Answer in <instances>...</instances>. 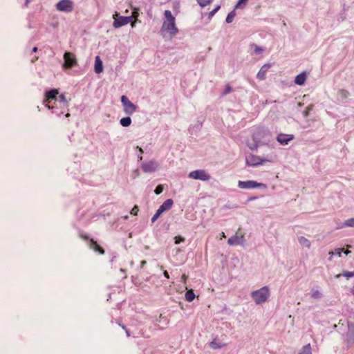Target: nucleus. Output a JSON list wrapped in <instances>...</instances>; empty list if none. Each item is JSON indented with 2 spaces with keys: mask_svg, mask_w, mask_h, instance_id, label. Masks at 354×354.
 Returning <instances> with one entry per match:
<instances>
[{
  "mask_svg": "<svg viewBox=\"0 0 354 354\" xmlns=\"http://www.w3.org/2000/svg\"><path fill=\"white\" fill-rule=\"evenodd\" d=\"M164 16L165 19L160 29L161 34L164 37L169 36L172 37L178 32V29L176 25L175 17L169 10H165Z\"/></svg>",
  "mask_w": 354,
  "mask_h": 354,
  "instance_id": "f257e3e1",
  "label": "nucleus"
},
{
  "mask_svg": "<svg viewBox=\"0 0 354 354\" xmlns=\"http://www.w3.org/2000/svg\"><path fill=\"white\" fill-rule=\"evenodd\" d=\"M270 295L268 287L263 286L259 290H254L251 293V296L256 304L265 303Z\"/></svg>",
  "mask_w": 354,
  "mask_h": 354,
  "instance_id": "f03ea898",
  "label": "nucleus"
},
{
  "mask_svg": "<svg viewBox=\"0 0 354 354\" xmlns=\"http://www.w3.org/2000/svg\"><path fill=\"white\" fill-rule=\"evenodd\" d=\"M138 16V12L134 11L133 12V15L131 17H122L119 16L118 12L113 15L114 21L113 26L115 28H120L122 26L127 25L130 23L132 20L133 17L136 18Z\"/></svg>",
  "mask_w": 354,
  "mask_h": 354,
  "instance_id": "7ed1b4c3",
  "label": "nucleus"
},
{
  "mask_svg": "<svg viewBox=\"0 0 354 354\" xmlns=\"http://www.w3.org/2000/svg\"><path fill=\"white\" fill-rule=\"evenodd\" d=\"M64 62L62 67L65 69H68L74 67L77 64V61L75 55L70 52H66L64 54Z\"/></svg>",
  "mask_w": 354,
  "mask_h": 354,
  "instance_id": "20e7f679",
  "label": "nucleus"
},
{
  "mask_svg": "<svg viewBox=\"0 0 354 354\" xmlns=\"http://www.w3.org/2000/svg\"><path fill=\"white\" fill-rule=\"evenodd\" d=\"M238 187L241 189H253V188H266V185L261 183H257L254 180L241 181L238 182Z\"/></svg>",
  "mask_w": 354,
  "mask_h": 354,
  "instance_id": "39448f33",
  "label": "nucleus"
},
{
  "mask_svg": "<svg viewBox=\"0 0 354 354\" xmlns=\"http://www.w3.org/2000/svg\"><path fill=\"white\" fill-rule=\"evenodd\" d=\"M189 177L193 179L201 180L203 181H207L211 178L210 175L205 170L203 169L191 171L189 174Z\"/></svg>",
  "mask_w": 354,
  "mask_h": 354,
  "instance_id": "423d86ee",
  "label": "nucleus"
},
{
  "mask_svg": "<svg viewBox=\"0 0 354 354\" xmlns=\"http://www.w3.org/2000/svg\"><path fill=\"white\" fill-rule=\"evenodd\" d=\"M121 102L124 106V111L126 114L131 115L136 110V106L133 104L127 96L122 95L121 97Z\"/></svg>",
  "mask_w": 354,
  "mask_h": 354,
  "instance_id": "0eeeda50",
  "label": "nucleus"
},
{
  "mask_svg": "<svg viewBox=\"0 0 354 354\" xmlns=\"http://www.w3.org/2000/svg\"><path fill=\"white\" fill-rule=\"evenodd\" d=\"M56 8L59 11L71 12L73 10V3L71 0H61L56 4Z\"/></svg>",
  "mask_w": 354,
  "mask_h": 354,
  "instance_id": "6e6552de",
  "label": "nucleus"
},
{
  "mask_svg": "<svg viewBox=\"0 0 354 354\" xmlns=\"http://www.w3.org/2000/svg\"><path fill=\"white\" fill-rule=\"evenodd\" d=\"M268 160L263 159L259 156L250 154L246 158V163L247 165L252 167L258 166L263 164L264 162H268Z\"/></svg>",
  "mask_w": 354,
  "mask_h": 354,
  "instance_id": "1a4fd4ad",
  "label": "nucleus"
},
{
  "mask_svg": "<svg viewBox=\"0 0 354 354\" xmlns=\"http://www.w3.org/2000/svg\"><path fill=\"white\" fill-rule=\"evenodd\" d=\"M158 167V165L155 160H150L144 162L141 165V169L145 173L154 172Z\"/></svg>",
  "mask_w": 354,
  "mask_h": 354,
  "instance_id": "9d476101",
  "label": "nucleus"
},
{
  "mask_svg": "<svg viewBox=\"0 0 354 354\" xmlns=\"http://www.w3.org/2000/svg\"><path fill=\"white\" fill-rule=\"evenodd\" d=\"M294 139V136L292 134L279 133L277 137V140L282 145H286L288 142Z\"/></svg>",
  "mask_w": 354,
  "mask_h": 354,
  "instance_id": "9b49d317",
  "label": "nucleus"
},
{
  "mask_svg": "<svg viewBox=\"0 0 354 354\" xmlns=\"http://www.w3.org/2000/svg\"><path fill=\"white\" fill-rule=\"evenodd\" d=\"M270 64H266L260 68L259 71L257 75V77L259 80H264L266 79V73L270 68Z\"/></svg>",
  "mask_w": 354,
  "mask_h": 354,
  "instance_id": "f8f14e48",
  "label": "nucleus"
},
{
  "mask_svg": "<svg viewBox=\"0 0 354 354\" xmlns=\"http://www.w3.org/2000/svg\"><path fill=\"white\" fill-rule=\"evenodd\" d=\"M88 245L90 248H91L95 252H99L100 254H104L105 252L104 250L100 245H98L97 242L95 241L93 239H89Z\"/></svg>",
  "mask_w": 354,
  "mask_h": 354,
  "instance_id": "ddd939ff",
  "label": "nucleus"
},
{
  "mask_svg": "<svg viewBox=\"0 0 354 354\" xmlns=\"http://www.w3.org/2000/svg\"><path fill=\"white\" fill-rule=\"evenodd\" d=\"M243 235L239 236V235L236 234L234 236H232V237H230L228 239L227 243L230 245H236L241 244L243 242Z\"/></svg>",
  "mask_w": 354,
  "mask_h": 354,
  "instance_id": "4468645a",
  "label": "nucleus"
},
{
  "mask_svg": "<svg viewBox=\"0 0 354 354\" xmlns=\"http://www.w3.org/2000/svg\"><path fill=\"white\" fill-rule=\"evenodd\" d=\"M346 345L348 347L354 344V328H348V330L346 333Z\"/></svg>",
  "mask_w": 354,
  "mask_h": 354,
  "instance_id": "2eb2a0df",
  "label": "nucleus"
},
{
  "mask_svg": "<svg viewBox=\"0 0 354 354\" xmlns=\"http://www.w3.org/2000/svg\"><path fill=\"white\" fill-rule=\"evenodd\" d=\"M58 90L55 88L47 91L46 93L45 102L49 104L52 100H55L56 98V96L58 95Z\"/></svg>",
  "mask_w": 354,
  "mask_h": 354,
  "instance_id": "dca6fc26",
  "label": "nucleus"
},
{
  "mask_svg": "<svg viewBox=\"0 0 354 354\" xmlns=\"http://www.w3.org/2000/svg\"><path fill=\"white\" fill-rule=\"evenodd\" d=\"M94 68H95V72L96 73H100L102 72L103 71V64H102V60L100 59V57L99 56H97L95 57V66H94Z\"/></svg>",
  "mask_w": 354,
  "mask_h": 354,
  "instance_id": "f3484780",
  "label": "nucleus"
},
{
  "mask_svg": "<svg viewBox=\"0 0 354 354\" xmlns=\"http://www.w3.org/2000/svg\"><path fill=\"white\" fill-rule=\"evenodd\" d=\"M174 204V201L172 199H167L160 206V207L164 210V212L170 209Z\"/></svg>",
  "mask_w": 354,
  "mask_h": 354,
  "instance_id": "a211bd4d",
  "label": "nucleus"
},
{
  "mask_svg": "<svg viewBox=\"0 0 354 354\" xmlns=\"http://www.w3.org/2000/svg\"><path fill=\"white\" fill-rule=\"evenodd\" d=\"M306 73H302L298 75L295 77V84H297L298 85H303L304 84V82H306Z\"/></svg>",
  "mask_w": 354,
  "mask_h": 354,
  "instance_id": "6ab92c4d",
  "label": "nucleus"
},
{
  "mask_svg": "<svg viewBox=\"0 0 354 354\" xmlns=\"http://www.w3.org/2000/svg\"><path fill=\"white\" fill-rule=\"evenodd\" d=\"M298 241L302 246L306 247L307 248H310V245H311L310 241L308 239L305 238L304 236H300L298 239Z\"/></svg>",
  "mask_w": 354,
  "mask_h": 354,
  "instance_id": "aec40b11",
  "label": "nucleus"
},
{
  "mask_svg": "<svg viewBox=\"0 0 354 354\" xmlns=\"http://www.w3.org/2000/svg\"><path fill=\"white\" fill-rule=\"evenodd\" d=\"M185 299L186 301L191 302L195 298V294L192 289L188 290L185 293Z\"/></svg>",
  "mask_w": 354,
  "mask_h": 354,
  "instance_id": "412c9836",
  "label": "nucleus"
},
{
  "mask_svg": "<svg viewBox=\"0 0 354 354\" xmlns=\"http://www.w3.org/2000/svg\"><path fill=\"white\" fill-rule=\"evenodd\" d=\"M120 124L122 127H129L131 123V119L129 117L122 118L120 121Z\"/></svg>",
  "mask_w": 354,
  "mask_h": 354,
  "instance_id": "4be33fe9",
  "label": "nucleus"
},
{
  "mask_svg": "<svg viewBox=\"0 0 354 354\" xmlns=\"http://www.w3.org/2000/svg\"><path fill=\"white\" fill-rule=\"evenodd\" d=\"M341 276L345 277L347 279L354 277V270L353 272L344 271L342 274H337L335 278H339Z\"/></svg>",
  "mask_w": 354,
  "mask_h": 354,
  "instance_id": "5701e85b",
  "label": "nucleus"
},
{
  "mask_svg": "<svg viewBox=\"0 0 354 354\" xmlns=\"http://www.w3.org/2000/svg\"><path fill=\"white\" fill-rule=\"evenodd\" d=\"M310 296L313 299H319L322 297V294L318 290H312L310 292Z\"/></svg>",
  "mask_w": 354,
  "mask_h": 354,
  "instance_id": "b1692460",
  "label": "nucleus"
},
{
  "mask_svg": "<svg viewBox=\"0 0 354 354\" xmlns=\"http://www.w3.org/2000/svg\"><path fill=\"white\" fill-rule=\"evenodd\" d=\"M235 16H236V13H235V12H234V11H232V12H230L227 15V17H226V19H225L226 22H227V24H230V23L232 22V21L234 20V18L235 17Z\"/></svg>",
  "mask_w": 354,
  "mask_h": 354,
  "instance_id": "393cba45",
  "label": "nucleus"
},
{
  "mask_svg": "<svg viewBox=\"0 0 354 354\" xmlns=\"http://www.w3.org/2000/svg\"><path fill=\"white\" fill-rule=\"evenodd\" d=\"M300 354H312L310 344H308L303 347L302 352Z\"/></svg>",
  "mask_w": 354,
  "mask_h": 354,
  "instance_id": "a878e982",
  "label": "nucleus"
},
{
  "mask_svg": "<svg viewBox=\"0 0 354 354\" xmlns=\"http://www.w3.org/2000/svg\"><path fill=\"white\" fill-rule=\"evenodd\" d=\"M251 46L253 48L254 53L257 55L260 54L263 51V49L261 47L258 46L254 44H252Z\"/></svg>",
  "mask_w": 354,
  "mask_h": 354,
  "instance_id": "bb28decb",
  "label": "nucleus"
},
{
  "mask_svg": "<svg viewBox=\"0 0 354 354\" xmlns=\"http://www.w3.org/2000/svg\"><path fill=\"white\" fill-rule=\"evenodd\" d=\"M223 346H225V344H217L216 341L215 339H214L211 343H210V346L211 348H214V349H218V348H222Z\"/></svg>",
  "mask_w": 354,
  "mask_h": 354,
  "instance_id": "cd10ccee",
  "label": "nucleus"
},
{
  "mask_svg": "<svg viewBox=\"0 0 354 354\" xmlns=\"http://www.w3.org/2000/svg\"><path fill=\"white\" fill-rule=\"evenodd\" d=\"M201 7H205L211 3L212 0H196Z\"/></svg>",
  "mask_w": 354,
  "mask_h": 354,
  "instance_id": "c85d7f7f",
  "label": "nucleus"
},
{
  "mask_svg": "<svg viewBox=\"0 0 354 354\" xmlns=\"http://www.w3.org/2000/svg\"><path fill=\"white\" fill-rule=\"evenodd\" d=\"M162 191H163V185H159L156 187L154 192L156 194L158 195V194H161L162 192Z\"/></svg>",
  "mask_w": 354,
  "mask_h": 354,
  "instance_id": "c756f323",
  "label": "nucleus"
},
{
  "mask_svg": "<svg viewBox=\"0 0 354 354\" xmlns=\"http://www.w3.org/2000/svg\"><path fill=\"white\" fill-rule=\"evenodd\" d=\"M345 225L349 227H354V218H349L345 221Z\"/></svg>",
  "mask_w": 354,
  "mask_h": 354,
  "instance_id": "7c9ffc66",
  "label": "nucleus"
},
{
  "mask_svg": "<svg viewBox=\"0 0 354 354\" xmlns=\"http://www.w3.org/2000/svg\"><path fill=\"white\" fill-rule=\"evenodd\" d=\"M174 239H175V243L176 244H179L180 243L185 241V239L183 237H182V236H175Z\"/></svg>",
  "mask_w": 354,
  "mask_h": 354,
  "instance_id": "2f4dec72",
  "label": "nucleus"
},
{
  "mask_svg": "<svg viewBox=\"0 0 354 354\" xmlns=\"http://www.w3.org/2000/svg\"><path fill=\"white\" fill-rule=\"evenodd\" d=\"M219 9H220V6H217L213 10H212L209 13V17H213Z\"/></svg>",
  "mask_w": 354,
  "mask_h": 354,
  "instance_id": "473e14b6",
  "label": "nucleus"
},
{
  "mask_svg": "<svg viewBox=\"0 0 354 354\" xmlns=\"http://www.w3.org/2000/svg\"><path fill=\"white\" fill-rule=\"evenodd\" d=\"M138 211H139L138 207L137 205H135V206L132 208V209L131 210V214L132 215L136 216V215H137V214H138Z\"/></svg>",
  "mask_w": 354,
  "mask_h": 354,
  "instance_id": "72a5a7b5",
  "label": "nucleus"
},
{
  "mask_svg": "<svg viewBox=\"0 0 354 354\" xmlns=\"http://www.w3.org/2000/svg\"><path fill=\"white\" fill-rule=\"evenodd\" d=\"M247 1H248V0H239V1L237 2V3L235 6V8H239L242 3L245 4L247 3Z\"/></svg>",
  "mask_w": 354,
  "mask_h": 354,
  "instance_id": "f704fd0d",
  "label": "nucleus"
},
{
  "mask_svg": "<svg viewBox=\"0 0 354 354\" xmlns=\"http://www.w3.org/2000/svg\"><path fill=\"white\" fill-rule=\"evenodd\" d=\"M59 98H60L61 101L63 102V103L64 104H67L68 101L64 95L62 94L61 95H59Z\"/></svg>",
  "mask_w": 354,
  "mask_h": 354,
  "instance_id": "c9c22d12",
  "label": "nucleus"
},
{
  "mask_svg": "<svg viewBox=\"0 0 354 354\" xmlns=\"http://www.w3.org/2000/svg\"><path fill=\"white\" fill-rule=\"evenodd\" d=\"M231 91H232V88L229 85H227L226 86L225 90L223 92V95H226L227 93L231 92Z\"/></svg>",
  "mask_w": 354,
  "mask_h": 354,
  "instance_id": "e433bc0d",
  "label": "nucleus"
},
{
  "mask_svg": "<svg viewBox=\"0 0 354 354\" xmlns=\"http://www.w3.org/2000/svg\"><path fill=\"white\" fill-rule=\"evenodd\" d=\"M80 238H82V239L85 240V241H89V238L87 235L86 234H80Z\"/></svg>",
  "mask_w": 354,
  "mask_h": 354,
  "instance_id": "4c0bfd02",
  "label": "nucleus"
},
{
  "mask_svg": "<svg viewBox=\"0 0 354 354\" xmlns=\"http://www.w3.org/2000/svg\"><path fill=\"white\" fill-rule=\"evenodd\" d=\"M163 212H164V210L162 209H161L160 207H159L158 209L156 211V214H157L158 216H160V214Z\"/></svg>",
  "mask_w": 354,
  "mask_h": 354,
  "instance_id": "58836bf2",
  "label": "nucleus"
},
{
  "mask_svg": "<svg viewBox=\"0 0 354 354\" xmlns=\"http://www.w3.org/2000/svg\"><path fill=\"white\" fill-rule=\"evenodd\" d=\"M163 212H164V210L162 209H161L160 207H159L158 209L156 211V214H157L158 216H160V214Z\"/></svg>",
  "mask_w": 354,
  "mask_h": 354,
  "instance_id": "ea45409f",
  "label": "nucleus"
},
{
  "mask_svg": "<svg viewBox=\"0 0 354 354\" xmlns=\"http://www.w3.org/2000/svg\"><path fill=\"white\" fill-rule=\"evenodd\" d=\"M310 110V108L309 106H308L306 110L304 111V115L305 116H308V113H309V111Z\"/></svg>",
  "mask_w": 354,
  "mask_h": 354,
  "instance_id": "a19ab883",
  "label": "nucleus"
},
{
  "mask_svg": "<svg viewBox=\"0 0 354 354\" xmlns=\"http://www.w3.org/2000/svg\"><path fill=\"white\" fill-rule=\"evenodd\" d=\"M158 217H159V216H158L157 214H155L153 216V217L151 218V222L154 223L158 219Z\"/></svg>",
  "mask_w": 354,
  "mask_h": 354,
  "instance_id": "79ce46f5",
  "label": "nucleus"
},
{
  "mask_svg": "<svg viewBox=\"0 0 354 354\" xmlns=\"http://www.w3.org/2000/svg\"><path fill=\"white\" fill-rule=\"evenodd\" d=\"M122 328L126 331L127 337H129L130 336V333H129V331L127 329L126 326H122Z\"/></svg>",
  "mask_w": 354,
  "mask_h": 354,
  "instance_id": "37998d69",
  "label": "nucleus"
},
{
  "mask_svg": "<svg viewBox=\"0 0 354 354\" xmlns=\"http://www.w3.org/2000/svg\"><path fill=\"white\" fill-rule=\"evenodd\" d=\"M163 274H164V276H165L166 278H167V279H169V273H168V272H167V270H165V271L163 272Z\"/></svg>",
  "mask_w": 354,
  "mask_h": 354,
  "instance_id": "c03bdc74",
  "label": "nucleus"
},
{
  "mask_svg": "<svg viewBox=\"0 0 354 354\" xmlns=\"http://www.w3.org/2000/svg\"><path fill=\"white\" fill-rule=\"evenodd\" d=\"M187 278V277L185 274L182 275V281H183V282H185V281H186Z\"/></svg>",
  "mask_w": 354,
  "mask_h": 354,
  "instance_id": "a18cd8bd",
  "label": "nucleus"
},
{
  "mask_svg": "<svg viewBox=\"0 0 354 354\" xmlns=\"http://www.w3.org/2000/svg\"><path fill=\"white\" fill-rule=\"evenodd\" d=\"M342 250L343 249H338L337 250L336 253L340 257Z\"/></svg>",
  "mask_w": 354,
  "mask_h": 354,
  "instance_id": "49530a36",
  "label": "nucleus"
},
{
  "mask_svg": "<svg viewBox=\"0 0 354 354\" xmlns=\"http://www.w3.org/2000/svg\"><path fill=\"white\" fill-rule=\"evenodd\" d=\"M146 263H147V261H146L145 260L142 261L140 262L141 268H143V266H144L145 265H146Z\"/></svg>",
  "mask_w": 354,
  "mask_h": 354,
  "instance_id": "de8ad7c7",
  "label": "nucleus"
},
{
  "mask_svg": "<svg viewBox=\"0 0 354 354\" xmlns=\"http://www.w3.org/2000/svg\"><path fill=\"white\" fill-rule=\"evenodd\" d=\"M37 50H38L37 47H34V48H32V52L35 53V52H37Z\"/></svg>",
  "mask_w": 354,
  "mask_h": 354,
  "instance_id": "09e8293b",
  "label": "nucleus"
},
{
  "mask_svg": "<svg viewBox=\"0 0 354 354\" xmlns=\"http://www.w3.org/2000/svg\"><path fill=\"white\" fill-rule=\"evenodd\" d=\"M38 59V57L37 56H35L33 59H32V62H35V61H37Z\"/></svg>",
  "mask_w": 354,
  "mask_h": 354,
  "instance_id": "8fccbe9b",
  "label": "nucleus"
},
{
  "mask_svg": "<svg viewBox=\"0 0 354 354\" xmlns=\"http://www.w3.org/2000/svg\"><path fill=\"white\" fill-rule=\"evenodd\" d=\"M131 26L132 27H134L136 26V21H131Z\"/></svg>",
  "mask_w": 354,
  "mask_h": 354,
  "instance_id": "3c124183",
  "label": "nucleus"
},
{
  "mask_svg": "<svg viewBox=\"0 0 354 354\" xmlns=\"http://www.w3.org/2000/svg\"><path fill=\"white\" fill-rule=\"evenodd\" d=\"M139 151H140V154L143 153V150L142 148H139Z\"/></svg>",
  "mask_w": 354,
  "mask_h": 354,
  "instance_id": "603ef678",
  "label": "nucleus"
},
{
  "mask_svg": "<svg viewBox=\"0 0 354 354\" xmlns=\"http://www.w3.org/2000/svg\"><path fill=\"white\" fill-rule=\"evenodd\" d=\"M221 236H222V237H225V233H224V232H222V234H221Z\"/></svg>",
  "mask_w": 354,
  "mask_h": 354,
  "instance_id": "864d4df0",
  "label": "nucleus"
},
{
  "mask_svg": "<svg viewBox=\"0 0 354 354\" xmlns=\"http://www.w3.org/2000/svg\"><path fill=\"white\" fill-rule=\"evenodd\" d=\"M349 252H350V251H348V250H346V251H345V252H344V253H345L346 254H348Z\"/></svg>",
  "mask_w": 354,
  "mask_h": 354,
  "instance_id": "5fc2aeb1",
  "label": "nucleus"
},
{
  "mask_svg": "<svg viewBox=\"0 0 354 354\" xmlns=\"http://www.w3.org/2000/svg\"><path fill=\"white\" fill-rule=\"evenodd\" d=\"M28 2H29V0H26V3H25V5H26V6H27V5H28Z\"/></svg>",
  "mask_w": 354,
  "mask_h": 354,
  "instance_id": "6e6d98bb",
  "label": "nucleus"
},
{
  "mask_svg": "<svg viewBox=\"0 0 354 354\" xmlns=\"http://www.w3.org/2000/svg\"><path fill=\"white\" fill-rule=\"evenodd\" d=\"M329 254L332 256V255H333V254H334V252H329Z\"/></svg>",
  "mask_w": 354,
  "mask_h": 354,
  "instance_id": "4d7b16f0",
  "label": "nucleus"
},
{
  "mask_svg": "<svg viewBox=\"0 0 354 354\" xmlns=\"http://www.w3.org/2000/svg\"><path fill=\"white\" fill-rule=\"evenodd\" d=\"M46 106L48 108V109H51V107L50 106L49 104H46Z\"/></svg>",
  "mask_w": 354,
  "mask_h": 354,
  "instance_id": "13d9d810",
  "label": "nucleus"
},
{
  "mask_svg": "<svg viewBox=\"0 0 354 354\" xmlns=\"http://www.w3.org/2000/svg\"><path fill=\"white\" fill-rule=\"evenodd\" d=\"M70 116V114L69 113H66V117H69Z\"/></svg>",
  "mask_w": 354,
  "mask_h": 354,
  "instance_id": "bf43d9fd",
  "label": "nucleus"
},
{
  "mask_svg": "<svg viewBox=\"0 0 354 354\" xmlns=\"http://www.w3.org/2000/svg\"><path fill=\"white\" fill-rule=\"evenodd\" d=\"M138 158L140 160H142V156H139Z\"/></svg>",
  "mask_w": 354,
  "mask_h": 354,
  "instance_id": "052dcab7",
  "label": "nucleus"
}]
</instances>
